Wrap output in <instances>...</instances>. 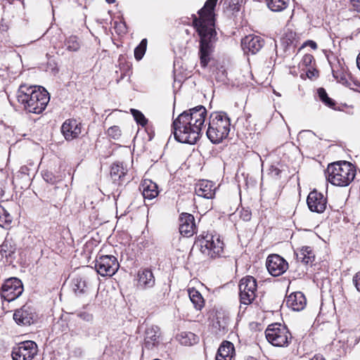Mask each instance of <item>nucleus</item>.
I'll list each match as a JSON object with an SVG mask.
<instances>
[{
  "label": "nucleus",
  "instance_id": "nucleus-1",
  "mask_svg": "<svg viewBox=\"0 0 360 360\" xmlns=\"http://www.w3.org/2000/svg\"><path fill=\"white\" fill-rule=\"evenodd\" d=\"M207 110L198 105L181 113L172 123V131L175 139L184 143L195 144L201 136Z\"/></svg>",
  "mask_w": 360,
  "mask_h": 360
},
{
  "label": "nucleus",
  "instance_id": "nucleus-2",
  "mask_svg": "<svg viewBox=\"0 0 360 360\" xmlns=\"http://www.w3.org/2000/svg\"><path fill=\"white\" fill-rule=\"evenodd\" d=\"M217 0H207L204 6L198 11L199 18L194 17L193 23L200 37V60L202 67H206L210 61L212 43L217 32L214 29V10Z\"/></svg>",
  "mask_w": 360,
  "mask_h": 360
},
{
  "label": "nucleus",
  "instance_id": "nucleus-3",
  "mask_svg": "<svg viewBox=\"0 0 360 360\" xmlns=\"http://www.w3.org/2000/svg\"><path fill=\"white\" fill-rule=\"evenodd\" d=\"M16 98L27 112L40 114L45 110L50 96L44 87L22 84L17 91Z\"/></svg>",
  "mask_w": 360,
  "mask_h": 360
},
{
  "label": "nucleus",
  "instance_id": "nucleus-4",
  "mask_svg": "<svg viewBox=\"0 0 360 360\" xmlns=\"http://www.w3.org/2000/svg\"><path fill=\"white\" fill-rule=\"evenodd\" d=\"M326 179L333 185L347 186L356 176L355 167L347 161L329 164L325 172Z\"/></svg>",
  "mask_w": 360,
  "mask_h": 360
},
{
  "label": "nucleus",
  "instance_id": "nucleus-5",
  "mask_svg": "<svg viewBox=\"0 0 360 360\" xmlns=\"http://www.w3.org/2000/svg\"><path fill=\"white\" fill-rule=\"evenodd\" d=\"M230 126V119L226 113L223 112H213L209 118L206 135L212 143H219L228 136Z\"/></svg>",
  "mask_w": 360,
  "mask_h": 360
},
{
  "label": "nucleus",
  "instance_id": "nucleus-6",
  "mask_svg": "<svg viewBox=\"0 0 360 360\" xmlns=\"http://www.w3.org/2000/svg\"><path fill=\"white\" fill-rule=\"evenodd\" d=\"M195 244L200 246L202 254L211 258L221 257L224 252V243L220 240L219 236H213L211 233L199 236Z\"/></svg>",
  "mask_w": 360,
  "mask_h": 360
},
{
  "label": "nucleus",
  "instance_id": "nucleus-7",
  "mask_svg": "<svg viewBox=\"0 0 360 360\" xmlns=\"http://www.w3.org/2000/svg\"><path fill=\"white\" fill-rule=\"evenodd\" d=\"M265 335L267 341L276 347L287 346L291 340L288 328L280 323L269 325L265 330Z\"/></svg>",
  "mask_w": 360,
  "mask_h": 360
},
{
  "label": "nucleus",
  "instance_id": "nucleus-8",
  "mask_svg": "<svg viewBox=\"0 0 360 360\" xmlns=\"http://www.w3.org/2000/svg\"><path fill=\"white\" fill-rule=\"evenodd\" d=\"M119 263L113 255H100L95 260L97 274L102 276H112L119 269Z\"/></svg>",
  "mask_w": 360,
  "mask_h": 360
},
{
  "label": "nucleus",
  "instance_id": "nucleus-9",
  "mask_svg": "<svg viewBox=\"0 0 360 360\" xmlns=\"http://www.w3.org/2000/svg\"><path fill=\"white\" fill-rule=\"evenodd\" d=\"M256 279L250 276L243 278L239 283V296L240 303L245 305L251 304L256 297Z\"/></svg>",
  "mask_w": 360,
  "mask_h": 360
},
{
  "label": "nucleus",
  "instance_id": "nucleus-10",
  "mask_svg": "<svg viewBox=\"0 0 360 360\" xmlns=\"http://www.w3.org/2000/svg\"><path fill=\"white\" fill-rule=\"evenodd\" d=\"M1 297L11 302L19 297L23 292L22 281L15 277L6 279L1 287Z\"/></svg>",
  "mask_w": 360,
  "mask_h": 360
},
{
  "label": "nucleus",
  "instance_id": "nucleus-11",
  "mask_svg": "<svg viewBox=\"0 0 360 360\" xmlns=\"http://www.w3.org/2000/svg\"><path fill=\"white\" fill-rule=\"evenodd\" d=\"M37 353V344L31 340L20 342L12 352L13 360H32Z\"/></svg>",
  "mask_w": 360,
  "mask_h": 360
},
{
  "label": "nucleus",
  "instance_id": "nucleus-12",
  "mask_svg": "<svg viewBox=\"0 0 360 360\" xmlns=\"http://www.w3.org/2000/svg\"><path fill=\"white\" fill-rule=\"evenodd\" d=\"M266 266L269 273L273 276L283 274L288 269L287 261L278 255L273 254L268 256Z\"/></svg>",
  "mask_w": 360,
  "mask_h": 360
},
{
  "label": "nucleus",
  "instance_id": "nucleus-13",
  "mask_svg": "<svg viewBox=\"0 0 360 360\" xmlns=\"http://www.w3.org/2000/svg\"><path fill=\"white\" fill-rule=\"evenodd\" d=\"M36 313L34 309L27 304L21 308L16 309L13 314V319L18 324L22 326H30L33 323L36 319Z\"/></svg>",
  "mask_w": 360,
  "mask_h": 360
},
{
  "label": "nucleus",
  "instance_id": "nucleus-14",
  "mask_svg": "<svg viewBox=\"0 0 360 360\" xmlns=\"http://www.w3.org/2000/svg\"><path fill=\"white\" fill-rule=\"evenodd\" d=\"M307 203L311 212L322 213L326 208L327 200L323 194L314 190L308 195Z\"/></svg>",
  "mask_w": 360,
  "mask_h": 360
},
{
  "label": "nucleus",
  "instance_id": "nucleus-15",
  "mask_svg": "<svg viewBox=\"0 0 360 360\" xmlns=\"http://www.w3.org/2000/svg\"><path fill=\"white\" fill-rule=\"evenodd\" d=\"M61 132L66 141H71L81 134L82 124L74 119L67 120L62 124Z\"/></svg>",
  "mask_w": 360,
  "mask_h": 360
},
{
  "label": "nucleus",
  "instance_id": "nucleus-16",
  "mask_svg": "<svg viewBox=\"0 0 360 360\" xmlns=\"http://www.w3.org/2000/svg\"><path fill=\"white\" fill-rule=\"evenodd\" d=\"M194 217L188 213H182L179 217V232L185 237H190L195 232Z\"/></svg>",
  "mask_w": 360,
  "mask_h": 360
},
{
  "label": "nucleus",
  "instance_id": "nucleus-17",
  "mask_svg": "<svg viewBox=\"0 0 360 360\" xmlns=\"http://www.w3.org/2000/svg\"><path fill=\"white\" fill-rule=\"evenodd\" d=\"M264 41L259 36L248 35L241 41V46L245 52L257 53L264 46Z\"/></svg>",
  "mask_w": 360,
  "mask_h": 360
},
{
  "label": "nucleus",
  "instance_id": "nucleus-18",
  "mask_svg": "<svg viewBox=\"0 0 360 360\" xmlns=\"http://www.w3.org/2000/svg\"><path fill=\"white\" fill-rule=\"evenodd\" d=\"M160 330L158 326H151L145 331L143 347L147 349H153L160 344Z\"/></svg>",
  "mask_w": 360,
  "mask_h": 360
},
{
  "label": "nucleus",
  "instance_id": "nucleus-19",
  "mask_svg": "<svg viewBox=\"0 0 360 360\" xmlns=\"http://www.w3.org/2000/svg\"><path fill=\"white\" fill-rule=\"evenodd\" d=\"M155 279L152 271L149 269H140L137 273L138 288L146 290L155 285Z\"/></svg>",
  "mask_w": 360,
  "mask_h": 360
},
{
  "label": "nucleus",
  "instance_id": "nucleus-20",
  "mask_svg": "<svg viewBox=\"0 0 360 360\" xmlns=\"http://www.w3.org/2000/svg\"><path fill=\"white\" fill-rule=\"evenodd\" d=\"M216 188L212 181L207 180H201L195 188V193L200 196L207 199H212L215 195Z\"/></svg>",
  "mask_w": 360,
  "mask_h": 360
},
{
  "label": "nucleus",
  "instance_id": "nucleus-21",
  "mask_svg": "<svg viewBox=\"0 0 360 360\" xmlns=\"http://www.w3.org/2000/svg\"><path fill=\"white\" fill-rule=\"evenodd\" d=\"M285 303L288 308L292 309L293 311H299L305 307L307 300L302 292H295L286 297Z\"/></svg>",
  "mask_w": 360,
  "mask_h": 360
},
{
  "label": "nucleus",
  "instance_id": "nucleus-22",
  "mask_svg": "<svg viewBox=\"0 0 360 360\" xmlns=\"http://www.w3.org/2000/svg\"><path fill=\"white\" fill-rule=\"evenodd\" d=\"M127 174V168L124 167L122 162H115L110 167V177L115 184L118 185L123 184L126 181H129L126 179Z\"/></svg>",
  "mask_w": 360,
  "mask_h": 360
},
{
  "label": "nucleus",
  "instance_id": "nucleus-23",
  "mask_svg": "<svg viewBox=\"0 0 360 360\" xmlns=\"http://www.w3.org/2000/svg\"><path fill=\"white\" fill-rule=\"evenodd\" d=\"M142 194L145 200H153L158 195V185L150 179H145L141 183Z\"/></svg>",
  "mask_w": 360,
  "mask_h": 360
},
{
  "label": "nucleus",
  "instance_id": "nucleus-24",
  "mask_svg": "<svg viewBox=\"0 0 360 360\" xmlns=\"http://www.w3.org/2000/svg\"><path fill=\"white\" fill-rule=\"evenodd\" d=\"M234 347L231 342L225 341L218 349L216 360H231Z\"/></svg>",
  "mask_w": 360,
  "mask_h": 360
},
{
  "label": "nucleus",
  "instance_id": "nucleus-25",
  "mask_svg": "<svg viewBox=\"0 0 360 360\" xmlns=\"http://www.w3.org/2000/svg\"><path fill=\"white\" fill-rule=\"evenodd\" d=\"M297 258L305 264H311L314 260V255H313L310 247H302L299 252L297 253Z\"/></svg>",
  "mask_w": 360,
  "mask_h": 360
},
{
  "label": "nucleus",
  "instance_id": "nucleus-26",
  "mask_svg": "<svg viewBox=\"0 0 360 360\" xmlns=\"http://www.w3.org/2000/svg\"><path fill=\"white\" fill-rule=\"evenodd\" d=\"M188 295L194 307L200 310L204 306V300L201 294L194 288L188 290Z\"/></svg>",
  "mask_w": 360,
  "mask_h": 360
},
{
  "label": "nucleus",
  "instance_id": "nucleus-27",
  "mask_svg": "<svg viewBox=\"0 0 360 360\" xmlns=\"http://www.w3.org/2000/svg\"><path fill=\"white\" fill-rule=\"evenodd\" d=\"M179 342L185 346H191L198 342V337L191 332H182L179 335Z\"/></svg>",
  "mask_w": 360,
  "mask_h": 360
},
{
  "label": "nucleus",
  "instance_id": "nucleus-28",
  "mask_svg": "<svg viewBox=\"0 0 360 360\" xmlns=\"http://www.w3.org/2000/svg\"><path fill=\"white\" fill-rule=\"evenodd\" d=\"M15 250L16 248L13 244L12 241L5 240L0 246V254L2 257H11L12 255L15 253Z\"/></svg>",
  "mask_w": 360,
  "mask_h": 360
},
{
  "label": "nucleus",
  "instance_id": "nucleus-29",
  "mask_svg": "<svg viewBox=\"0 0 360 360\" xmlns=\"http://www.w3.org/2000/svg\"><path fill=\"white\" fill-rule=\"evenodd\" d=\"M267 6L274 12H280L285 9L289 0H266Z\"/></svg>",
  "mask_w": 360,
  "mask_h": 360
},
{
  "label": "nucleus",
  "instance_id": "nucleus-30",
  "mask_svg": "<svg viewBox=\"0 0 360 360\" xmlns=\"http://www.w3.org/2000/svg\"><path fill=\"white\" fill-rule=\"evenodd\" d=\"M13 217L3 207L0 206V226L8 229L12 222Z\"/></svg>",
  "mask_w": 360,
  "mask_h": 360
},
{
  "label": "nucleus",
  "instance_id": "nucleus-31",
  "mask_svg": "<svg viewBox=\"0 0 360 360\" xmlns=\"http://www.w3.org/2000/svg\"><path fill=\"white\" fill-rule=\"evenodd\" d=\"M66 50L69 51H77L80 48V42L76 36H70L64 43Z\"/></svg>",
  "mask_w": 360,
  "mask_h": 360
},
{
  "label": "nucleus",
  "instance_id": "nucleus-32",
  "mask_svg": "<svg viewBox=\"0 0 360 360\" xmlns=\"http://www.w3.org/2000/svg\"><path fill=\"white\" fill-rule=\"evenodd\" d=\"M148 41L146 39H143L140 44L134 49V58L136 60H140L143 58L147 48Z\"/></svg>",
  "mask_w": 360,
  "mask_h": 360
},
{
  "label": "nucleus",
  "instance_id": "nucleus-33",
  "mask_svg": "<svg viewBox=\"0 0 360 360\" xmlns=\"http://www.w3.org/2000/svg\"><path fill=\"white\" fill-rule=\"evenodd\" d=\"M74 290L76 292L84 293L87 288V281L82 277H77L73 281Z\"/></svg>",
  "mask_w": 360,
  "mask_h": 360
},
{
  "label": "nucleus",
  "instance_id": "nucleus-34",
  "mask_svg": "<svg viewBox=\"0 0 360 360\" xmlns=\"http://www.w3.org/2000/svg\"><path fill=\"white\" fill-rule=\"evenodd\" d=\"M318 95L320 100L328 107L333 108L335 105V101L328 97L326 90L323 88L318 89Z\"/></svg>",
  "mask_w": 360,
  "mask_h": 360
},
{
  "label": "nucleus",
  "instance_id": "nucleus-35",
  "mask_svg": "<svg viewBox=\"0 0 360 360\" xmlns=\"http://www.w3.org/2000/svg\"><path fill=\"white\" fill-rule=\"evenodd\" d=\"M131 113L137 124L141 125L142 127H145L147 124L148 120L141 111L132 108L131 109Z\"/></svg>",
  "mask_w": 360,
  "mask_h": 360
},
{
  "label": "nucleus",
  "instance_id": "nucleus-36",
  "mask_svg": "<svg viewBox=\"0 0 360 360\" xmlns=\"http://www.w3.org/2000/svg\"><path fill=\"white\" fill-rule=\"evenodd\" d=\"M282 41L283 43L286 44L287 46H296V34L291 31L285 33V37L282 39Z\"/></svg>",
  "mask_w": 360,
  "mask_h": 360
},
{
  "label": "nucleus",
  "instance_id": "nucleus-37",
  "mask_svg": "<svg viewBox=\"0 0 360 360\" xmlns=\"http://www.w3.org/2000/svg\"><path fill=\"white\" fill-rule=\"evenodd\" d=\"M107 134L110 137L117 140L121 136V130L118 126H112L108 129Z\"/></svg>",
  "mask_w": 360,
  "mask_h": 360
},
{
  "label": "nucleus",
  "instance_id": "nucleus-38",
  "mask_svg": "<svg viewBox=\"0 0 360 360\" xmlns=\"http://www.w3.org/2000/svg\"><path fill=\"white\" fill-rule=\"evenodd\" d=\"M240 217L245 221H248L251 219L252 213L249 209L243 208L240 212Z\"/></svg>",
  "mask_w": 360,
  "mask_h": 360
},
{
  "label": "nucleus",
  "instance_id": "nucleus-39",
  "mask_svg": "<svg viewBox=\"0 0 360 360\" xmlns=\"http://www.w3.org/2000/svg\"><path fill=\"white\" fill-rule=\"evenodd\" d=\"M213 74L214 75V77L218 81H224L226 78V70L223 67H221L220 69H218L216 73L213 72Z\"/></svg>",
  "mask_w": 360,
  "mask_h": 360
},
{
  "label": "nucleus",
  "instance_id": "nucleus-40",
  "mask_svg": "<svg viewBox=\"0 0 360 360\" xmlns=\"http://www.w3.org/2000/svg\"><path fill=\"white\" fill-rule=\"evenodd\" d=\"M77 316L86 322H91L93 321V315L86 311L79 312Z\"/></svg>",
  "mask_w": 360,
  "mask_h": 360
},
{
  "label": "nucleus",
  "instance_id": "nucleus-41",
  "mask_svg": "<svg viewBox=\"0 0 360 360\" xmlns=\"http://www.w3.org/2000/svg\"><path fill=\"white\" fill-rule=\"evenodd\" d=\"M314 60V57L311 54H305L302 60V63L304 66L311 65L312 61Z\"/></svg>",
  "mask_w": 360,
  "mask_h": 360
},
{
  "label": "nucleus",
  "instance_id": "nucleus-42",
  "mask_svg": "<svg viewBox=\"0 0 360 360\" xmlns=\"http://www.w3.org/2000/svg\"><path fill=\"white\" fill-rule=\"evenodd\" d=\"M352 282L356 290L360 292V271L356 273L353 276Z\"/></svg>",
  "mask_w": 360,
  "mask_h": 360
},
{
  "label": "nucleus",
  "instance_id": "nucleus-43",
  "mask_svg": "<svg viewBox=\"0 0 360 360\" xmlns=\"http://www.w3.org/2000/svg\"><path fill=\"white\" fill-rule=\"evenodd\" d=\"M115 28L117 29V32L120 33L127 32V26L124 22H120L119 23L115 22Z\"/></svg>",
  "mask_w": 360,
  "mask_h": 360
},
{
  "label": "nucleus",
  "instance_id": "nucleus-44",
  "mask_svg": "<svg viewBox=\"0 0 360 360\" xmlns=\"http://www.w3.org/2000/svg\"><path fill=\"white\" fill-rule=\"evenodd\" d=\"M350 4L354 11L360 13V0H350Z\"/></svg>",
  "mask_w": 360,
  "mask_h": 360
},
{
  "label": "nucleus",
  "instance_id": "nucleus-45",
  "mask_svg": "<svg viewBox=\"0 0 360 360\" xmlns=\"http://www.w3.org/2000/svg\"><path fill=\"white\" fill-rule=\"evenodd\" d=\"M270 171H271V175L274 176H276V177H278L281 172V170L275 166H271Z\"/></svg>",
  "mask_w": 360,
  "mask_h": 360
},
{
  "label": "nucleus",
  "instance_id": "nucleus-46",
  "mask_svg": "<svg viewBox=\"0 0 360 360\" xmlns=\"http://www.w3.org/2000/svg\"><path fill=\"white\" fill-rule=\"evenodd\" d=\"M43 178L44 179L51 184L54 183V180H53V176L51 174H49V172H45L43 174Z\"/></svg>",
  "mask_w": 360,
  "mask_h": 360
},
{
  "label": "nucleus",
  "instance_id": "nucleus-47",
  "mask_svg": "<svg viewBox=\"0 0 360 360\" xmlns=\"http://www.w3.org/2000/svg\"><path fill=\"white\" fill-rule=\"evenodd\" d=\"M305 46H309L311 49H316L317 48V44L315 41L311 40H308L305 44Z\"/></svg>",
  "mask_w": 360,
  "mask_h": 360
},
{
  "label": "nucleus",
  "instance_id": "nucleus-48",
  "mask_svg": "<svg viewBox=\"0 0 360 360\" xmlns=\"http://www.w3.org/2000/svg\"><path fill=\"white\" fill-rule=\"evenodd\" d=\"M318 75V72L317 71H315V70H313V71H311V70H308L307 72V75L309 78H311L312 77H315V76H317Z\"/></svg>",
  "mask_w": 360,
  "mask_h": 360
},
{
  "label": "nucleus",
  "instance_id": "nucleus-49",
  "mask_svg": "<svg viewBox=\"0 0 360 360\" xmlns=\"http://www.w3.org/2000/svg\"><path fill=\"white\" fill-rule=\"evenodd\" d=\"M4 185L3 183L0 182V199L4 196Z\"/></svg>",
  "mask_w": 360,
  "mask_h": 360
},
{
  "label": "nucleus",
  "instance_id": "nucleus-50",
  "mask_svg": "<svg viewBox=\"0 0 360 360\" xmlns=\"http://www.w3.org/2000/svg\"><path fill=\"white\" fill-rule=\"evenodd\" d=\"M340 83H342L344 85H347L348 82L344 76H340V79H338Z\"/></svg>",
  "mask_w": 360,
  "mask_h": 360
},
{
  "label": "nucleus",
  "instance_id": "nucleus-51",
  "mask_svg": "<svg viewBox=\"0 0 360 360\" xmlns=\"http://www.w3.org/2000/svg\"><path fill=\"white\" fill-rule=\"evenodd\" d=\"M311 360H325L322 355L316 354Z\"/></svg>",
  "mask_w": 360,
  "mask_h": 360
},
{
  "label": "nucleus",
  "instance_id": "nucleus-52",
  "mask_svg": "<svg viewBox=\"0 0 360 360\" xmlns=\"http://www.w3.org/2000/svg\"><path fill=\"white\" fill-rule=\"evenodd\" d=\"M356 65H357L358 68L360 70V53H359V55L357 56V58H356Z\"/></svg>",
  "mask_w": 360,
  "mask_h": 360
},
{
  "label": "nucleus",
  "instance_id": "nucleus-53",
  "mask_svg": "<svg viewBox=\"0 0 360 360\" xmlns=\"http://www.w3.org/2000/svg\"><path fill=\"white\" fill-rule=\"evenodd\" d=\"M333 77H335L336 79H338V77H338V75H336V73L335 72V71H334V70L333 71Z\"/></svg>",
  "mask_w": 360,
  "mask_h": 360
},
{
  "label": "nucleus",
  "instance_id": "nucleus-54",
  "mask_svg": "<svg viewBox=\"0 0 360 360\" xmlns=\"http://www.w3.org/2000/svg\"><path fill=\"white\" fill-rule=\"evenodd\" d=\"M115 0H106V1L108 3V4H112L115 2Z\"/></svg>",
  "mask_w": 360,
  "mask_h": 360
}]
</instances>
